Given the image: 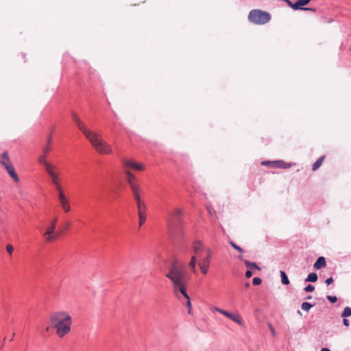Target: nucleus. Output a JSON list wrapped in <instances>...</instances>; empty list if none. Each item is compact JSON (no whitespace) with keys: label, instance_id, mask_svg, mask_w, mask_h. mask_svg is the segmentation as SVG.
Listing matches in <instances>:
<instances>
[{"label":"nucleus","instance_id":"37","mask_svg":"<svg viewBox=\"0 0 351 351\" xmlns=\"http://www.w3.org/2000/svg\"><path fill=\"white\" fill-rule=\"evenodd\" d=\"M272 162H273V161L265 160V161H263V162H261V164H262L263 165H265V166H269V165H273Z\"/></svg>","mask_w":351,"mask_h":351},{"label":"nucleus","instance_id":"12","mask_svg":"<svg viewBox=\"0 0 351 351\" xmlns=\"http://www.w3.org/2000/svg\"><path fill=\"white\" fill-rule=\"evenodd\" d=\"M58 199L63 210L65 212H69L70 210V206L69 205L68 200L63 192H60V193L58 194Z\"/></svg>","mask_w":351,"mask_h":351},{"label":"nucleus","instance_id":"18","mask_svg":"<svg viewBox=\"0 0 351 351\" xmlns=\"http://www.w3.org/2000/svg\"><path fill=\"white\" fill-rule=\"evenodd\" d=\"M38 162L44 165L45 171L49 168H52V166H53V165L47 161V160L45 159V156H41L38 158Z\"/></svg>","mask_w":351,"mask_h":351},{"label":"nucleus","instance_id":"22","mask_svg":"<svg viewBox=\"0 0 351 351\" xmlns=\"http://www.w3.org/2000/svg\"><path fill=\"white\" fill-rule=\"evenodd\" d=\"M244 263H245V266L250 269H256L258 270L261 269V268L255 263L250 262L247 260H245Z\"/></svg>","mask_w":351,"mask_h":351},{"label":"nucleus","instance_id":"21","mask_svg":"<svg viewBox=\"0 0 351 351\" xmlns=\"http://www.w3.org/2000/svg\"><path fill=\"white\" fill-rule=\"evenodd\" d=\"M317 280V275L316 273L312 272L310 273L307 278L305 279L306 282H314Z\"/></svg>","mask_w":351,"mask_h":351},{"label":"nucleus","instance_id":"7","mask_svg":"<svg viewBox=\"0 0 351 351\" xmlns=\"http://www.w3.org/2000/svg\"><path fill=\"white\" fill-rule=\"evenodd\" d=\"M125 173L127 176V182L130 184L132 193H134L135 190H136L137 192L141 191L142 189L140 186L134 183L136 179L135 176L128 170H125Z\"/></svg>","mask_w":351,"mask_h":351},{"label":"nucleus","instance_id":"30","mask_svg":"<svg viewBox=\"0 0 351 351\" xmlns=\"http://www.w3.org/2000/svg\"><path fill=\"white\" fill-rule=\"evenodd\" d=\"M51 137H49L47 139V145L43 148L45 154H47L50 149L49 143H51Z\"/></svg>","mask_w":351,"mask_h":351},{"label":"nucleus","instance_id":"44","mask_svg":"<svg viewBox=\"0 0 351 351\" xmlns=\"http://www.w3.org/2000/svg\"><path fill=\"white\" fill-rule=\"evenodd\" d=\"M207 209H208V211L209 214L212 215V210H211V208L208 207Z\"/></svg>","mask_w":351,"mask_h":351},{"label":"nucleus","instance_id":"31","mask_svg":"<svg viewBox=\"0 0 351 351\" xmlns=\"http://www.w3.org/2000/svg\"><path fill=\"white\" fill-rule=\"evenodd\" d=\"M315 289V287L312 285H308L304 289V291L306 292H312Z\"/></svg>","mask_w":351,"mask_h":351},{"label":"nucleus","instance_id":"13","mask_svg":"<svg viewBox=\"0 0 351 351\" xmlns=\"http://www.w3.org/2000/svg\"><path fill=\"white\" fill-rule=\"evenodd\" d=\"M5 169L15 182H18L19 181V176L16 173L15 169L12 165H9L8 166L6 165Z\"/></svg>","mask_w":351,"mask_h":351},{"label":"nucleus","instance_id":"16","mask_svg":"<svg viewBox=\"0 0 351 351\" xmlns=\"http://www.w3.org/2000/svg\"><path fill=\"white\" fill-rule=\"evenodd\" d=\"M0 163L6 168V165H12L10 158L8 156V154L7 152H3L0 157Z\"/></svg>","mask_w":351,"mask_h":351},{"label":"nucleus","instance_id":"40","mask_svg":"<svg viewBox=\"0 0 351 351\" xmlns=\"http://www.w3.org/2000/svg\"><path fill=\"white\" fill-rule=\"evenodd\" d=\"M252 276V271L251 270H247L245 272V276L246 278H249Z\"/></svg>","mask_w":351,"mask_h":351},{"label":"nucleus","instance_id":"8","mask_svg":"<svg viewBox=\"0 0 351 351\" xmlns=\"http://www.w3.org/2000/svg\"><path fill=\"white\" fill-rule=\"evenodd\" d=\"M56 221H57V219L56 218L53 219L52 222H51V226L49 228H47L46 232L43 234V235L46 238V241H51L56 237V235H55L53 234L54 233V230H55V228H56Z\"/></svg>","mask_w":351,"mask_h":351},{"label":"nucleus","instance_id":"47","mask_svg":"<svg viewBox=\"0 0 351 351\" xmlns=\"http://www.w3.org/2000/svg\"><path fill=\"white\" fill-rule=\"evenodd\" d=\"M245 287H250V284H249V283H246V284H245Z\"/></svg>","mask_w":351,"mask_h":351},{"label":"nucleus","instance_id":"20","mask_svg":"<svg viewBox=\"0 0 351 351\" xmlns=\"http://www.w3.org/2000/svg\"><path fill=\"white\" fill-rule=\"evenodd\" d=\"M324 159V156H321L318 158L313 165L312 169L313 171H316L318 168L322 165L323 160Z\"/></svg>","mask_w":351,"mask_h":351},{"label":"nucleus","instance_id":"34","mask_svg":"<svg viewBox=\"0 0 351 351\" xmlns=\"http://www.w3.org/2000/svg\"><path fill=\"white\" fill-rule=\"evenodd\" d=\"M6 250H7V252H8L9 254H11L13 252V251H14V247H12V245H10V244H9V245H8L6 246Z\"/></svg>","mask_w":351,"mask_h":351},{"label":"nucleus","instance_id":"4","mask_svg":"<svg viewBox=\"0 0 351 351\" xmlns=\"http://www.w3.org/2000/svg\"><path fill=\"white\" fill-rule=\"evenodd\" d=\"M271 20V15L269 12L258 9H254L250 12L248 21L256 25H264Z\"/></svg>","mask_w":351,"mask_h":351},{"label":"nucleus","instance_id":"9","mask_svg":"<svg viewBox=\"0 0 351 351\" xmlns=\"http://www.w3.org/2000/svg\"><path fill=\"white\" fill-rule=\"evenodd\" d=\"M207 249L209 248L206 247L203 242L199 240H196L193 243V251L198 256L203 252H206Z\"/></svg>","mask_w":351,"mask_h":351},{"label":"nucleus","instance_id":"45","mask_svg":"<svg viewBox=\"0 0 351 351\" xmlns=\"http://www.w3.org/2000/svg\"><path fill=\"white\" fill-rule=\"evenodd\" d=\"M69 226H70V223H69V222H68V223H66L65 224V228H66H66H68L69 227Z\"/></svg>","mask_w":351,"mask_h":351},{"label":"nucleus","instance_id":"48","mask_svg":"<svg viewBox=\"0 0 351 351\" xmlns=\"http://www.w3.org/2000/svg\"><path fill=\"white\" fill-rule=\"evenodd\" d=\"M298 314H300V315H301V312H300V311H299V310H298Z\"/></svg>","mask_w":351,"mask_h":351},{"label":"nucleus","instance_id":"26","mask_svg":"<svg viewBox=\"0 0 351 351\" xmlns=\"http://www.w3.org/2000/svg\"><path fill=\"white\" fill-rule=\"evenodd\" d=\"M341 316L343 317H348L351 316V308L349 306L345 307L341 313Z\"/></svg>","mask_w":351,"mask_h":351},{"label":"nucleus","instance_id":"29","mask_svg":"<svg viewBox=\"0 0 351 351\" xmlns=\"http://www.w3.org/2000/svg\"><path fill=\"white\" fill-rule=\"evenodd\" d=\"M261 282H262V280H261V278H260L258 277H255L252 280V283L255 286H258V285H261Z\"/></svg>","mask_w":351,"mask_h":351},{"label":"nucleus","instance_id":"11","mask_svg":"<svg viewBox=\"0 0 351 351\" xmlns=\"http://www.w3.org/2000/svg\"><path fill=\"white\" fill-rule=\"evenodd\" d=\"M123 165L126 168H132L136 170H143V165L139 163H137L133 160H125L123 162Z\"/></svg>","mask_w":351,"mask_h":351},{"label":"nucleus","instance_id":"6","mask_svg":"<svg viewBox=\"0 0 351 351\" xmlns=\"http://www.w3.org/2000/svg\"><path fill=\"white\" fill-rule=\"evenodd\" d=\"M211 256V250L207 249L206 256L205 257L202 258L198 263V265L199 266L201 271L202 272L203 274H206L208 271Z\"/></svg>","mask_w":351,"mask_h":351},{"label":"nucleus","instance_id":"28","mask_svg":"<svg viewBox=\"0 0 351 351\" xmlns=\"http://www.w3.org/2000/svg\"><path fill=\"white\" fill-rule=\"evenodd\" d=\"M230 244L231 245V246L235 249L236 250H237L240 253H242L243 252V250L241 247H239V245H237L235 243H234L233 241H230Z\"/></svg>","mask_w":351,"mask_h":351},{"label":"nucleus","instance_id":"3","mask_svg":"<svg viewBox=\"0 0 351 351\" xmlns=\"http://www.w3.org/2000/svg\"><path fill=\"white\" fill-rule=\"evenodd\" d=\"M51 322L59 337H64L71 331L72 317L66 311H57L51 314Z\"/></svg>","mask_w":351,"mask_h":351},{"label":"nucleus","instance_id":"19","mask_svg":"<svg viewBox=\"0 0 351 351\" xmlns=\"http://www.w3.org/2000/svg\"><path fill=\"white\" fill-rule=\"evenodd\" d=\"M196 263H197V258L195 256H193L191 258L189 265V267L191 268V270L193 273H196Z\"/></svg>","mask_w":351,"mask_h":351},{"label":"nucleus","instance_id":"35","mask_svg":"<svg viewBox=\"0 0 351 351\" xmlns=\"http://www.w3.org/2000/svg\"><path fill=\"white\" fill-rule=\"evenodd\" d=\"M334 282V280L332 277L329 278H327L325 281V283L327 285H331L332 282Z\"/></svg>","mask_w":351,"mask_h":351},{"label":"nucleus","instance_id":"32","mask_svg":"<svg viewBox=\"0 0 351 351\" xmlns=\"http://www.w3.org/2000/svg\"><path fill=\"white\" fill-rule=\"evenodd\" d=\"M182 214V211L179 209V208H177L175 210V211L173 212V213L172 214L173 216H176V217H180Z\"/></svg>","mask_w":351,"mask_h":351},{"label":"nucleus","instance_id":"39","mask_svg":"<svg viewBox=\"0 0 351 351\" xmlns=\"http://www.w3.org/2000/svg\"><path fill=\"white\" fill-rule=\"evenodd\" d=\"M284 1H285L293 10H294V3H293L291 1H290L289 0H283Z\"/></svg>","mask_w":351,"mask_h":351},{"label":"nucleus","instance_id":"17","mask_svg":"<svg viewBox=\"0 0 351 351\" xmlns=\"http://www.w3.org/2000/svg\"><path fill=\"white\" fill-rule=\"evenodd\" d=\"M326 265V259L323 256H320L319 257L316 262L314 263V267L316 269H320L323 267H324Z\"/></svg>","mask_w":351,"mask_h":351},{"label":"nucleus","instance_id":"24","mask_svg":"<svg viewBox=\"0 0 351 351\" xmlns=\"http://www.w3.org/2000/svg\"><path fill=\"white\" fill-rule=\"evenodd\" d=\"M281 282L283 285H287L289 284V278L284 271H280Z\"/></svg>","mask_w":351,"mask_h":351},{"label":"nucleus","instance_id":"25","mask_svg":"<svg viewBox=\"0 0 351 351\" xmlns=\"http://www.w3.org/2000/svg\"><path fill=\"white\" fill-rule=\"evenodd\" d=\"M314 304H312L307 302H304L301 305V308L304 311H308Z\"/></svg>","mask_w":351,"mask_h":351},{"label":"nucleus","instance_id":"23","mask_svg":"<svg viewBox=\"0 0 351 351\" xmlns=\"http://www.w3.org/2000/svg\"><path fill=\"white\" fill-rule=\"evenodd\" d=\"M229 319H230L233 322L237 323L240 326H243V322L241 321L240 317L238 315H234V314L231 313L230 317H229Z\"/></svg>","mask_w":351,"mask_h":351},{"label":"nucleus","instance_id":"2","mask_svg":"<svg viewBox=\"0 0 351 351\" xmlns=\"http://www.w3.org/2000/svg\"><path fill=\"white\" fill-rule=\"evenodd\" d=\"M72 118L78 128L83 132L86 138L99 153L108 154L112 152L110 145L101 140L100 134L88 130L75 113H73Z\"/></svg>","mask_w":351,"mask_h":351},{"label":"nucleus","instance_id":"1","mask_svg":"<svg viewBox=\"0 0 351 351\" xmlns=\"http://www.w3.org/2000/svg\"><path fill=\"white\" fill-rule=\"evenodd\" d=\"M166 277L171 280L173 283L174 293L179 297L180 293L186 300V306L189 308V313H191V303L190 298L186 293V277L182 266L176 263H173Z\"/></svg>","mask_w":351,"mask_h":351},{"label":"nucleus","instance_id":"49","mask_svg":"<svg viewBox=\"0 0 351 351\" xmlns=\"http://www.w3.org/2000/svg\"><path fill=\"white\" fill-rule=\"evenodd\" d=\"M350 50H351V45H350Z\"/></svg>","mask_w":351,"mask_h":351},{"label":"nucleus","instance_id":"36","mask_svg":"<svg viewBox=\"0 0 351 351\" xmlns=\"http://www.w3.org/2000/svg\"><path fill=\"white\" fill-rule=\"evenodd\" d=\"M269 329H270V331H271V332L272 335H273L274 337H275V336H276V331H275V330H274V327L272 326V325H271V324H269Z\"/></svg>","mask_w":351,"mask_h":351},{"label":"nucleus","instance_id":"10","mask_svg":"<svg viewBox=\"0 0 351 351\" xmlns=\"http://www.w3.org/2000/svg\"><path fill=\"white\" fill-rule=\"evenodd\" d=\"M56 169V166H52V168H49L46 170L47 174L49 176L51 182L53 185H57L59 182V178L58 173L55 171Z\"/></svg>","mask_w":351,"mask_h":351},{"label":"nucleus","instance_id":"27","mask_svg":"<svg viewBox=\"0 0 351 351\" xmlns=\"http://www.w3.org/2000/svg\"><path fill=\"white\" fill-rule=\"evenodd\" d=\"M213 310L215 311H217V312H219L220 313H221L222 315H225L226 317H227L228 318H229V317H230L231 313H230V312H228L227 311L223 310V309L219 308L218 307H215Z\"/></svg>","mask_w":351,"mask_h":351},{"label":"nucleus","instance_id":"43","mask_svg":"<svg viewBox=\"0 0 351 351\" xmlns=\"http://www.w3.org/2000/svg\"><path fill=\"white\" fill-rule=\"evenodd\" d=\"M321 351H330V349L327 348H323Z\"/></svg>","mask_w":351,"mask_h":351},{"label":"nucleus","instance_id":"15","mask_svg":"<svg viewBox=\"0 0 351 351\" xmlns=\"http://www.w3.org/2000/svg\"><path fill=\"white\" fill-rule=\"evenodd\" d=\"M311 0H297L295 3H294V10H302L304 7V5H307Z\"/></svg>","mask_w":351,"mask_h":351},{"label":"nucleus","instance_id":"5","mask_svg":"<svg viewBox=\"0 0 351 351\" xmlns=\"http://www.w3.org/2000/svg\"><path fill=\"white\" fill-rule=\"evenodd\" d=\"M141 193L142 191L137 192L136 190H135L134 193H132L134 200L136 203L138 215V223L140 226H142L146 221L145 210L147 209L146 204L143 202L141 199Z\"/></svg>","mask_w":351,"mask_h":351},{"label":"nucleus","instance_id":"33","mask_svg":"<svg viewBox=\"0 0 351 351\" xmlns=\"http://www.w3.org/2000/svg\"><path fill=\"white\" fill-rule=\"evenodd\" d=\"M327 299L328 300V301H330L331 303H335L337 302V298L336 296H334V295H328L327 296Z\"/></svg>","mask_w":351,"mask_h":351},{"label":"nucleus","instance_id":"41","mask_svg":"<svg viewBox=\"0 0 351 351\" xmlns=\"http://www.w3.org/2000/svg\"><path fill=\"white\" fill-rule=\"evenodd\" d=\"M343 324L344 326H348L350 325L349 320L344 317L343 319Z\"/></svg>","mask_w":351,"mask_h":351},{"label":"nucleus","instance_id":"46","mask_svg":"<svg viewBox=\"0 0 351 351\" xmlns=\"http://www.w3.org/2000/svg\"><path fill=\"white\" fill-rule=\"evenodd\" d=\"M311 298H312V296H311V295H308V296H307V297H306V299H307V300H310V299H311Z\"/></svg>","mask_w":351,"mask_h":351},{"label":"nucleus","instance_id":"14","mask_svg":"<svg viewBox=\"0 0 351 351\" xmlns=\"http://www.w3.org/2000/svg\"><path fill=\"white\" fill-rule=\"evenodd\" d=\"M272 163L275 167L281 169H288L292 166L291 163H287L285 162L283 160H275L273 161Z\"/></svg>","mask_w":351,"mask_h":351},{"label":"nucleus","instance_id":"38","mask_svg":"<svg viewBox=\"0 0 351 351\" xmlns=\"http://www.w3.org/2000/svg\"><path fill=\"white\" fill-rule=\"evenodd\" d=\"M54 186H55L56 190L58 191V194H60V192H62V188H61L59 182L57 183V185H54Z\"/></svg>","mask_w":351,"mask_h":351},{"label":"nucleus","instance_id":"42","mask_svg":"<svg viewBox=\"0 0 351 351\" xmlns=\"http://www.w3.org/2000/svg\"><path fill=\"white\" fill-rule=\"evenodd\" d=\"M302 10H306V11H313V12H316V10L315 8H304Z\"/></svg>","mask_w":351,"mask_h":351}]
</instances>
